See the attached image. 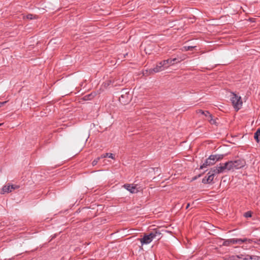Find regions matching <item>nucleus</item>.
Listing matches in <instances>:
<instances>
[{"label": "nucleus", "mask_w": 260, "mask_h": 260, "mask_svg": "<svg viewBox=\"0 0 260 260\" xmlns=\"http://www.w3.org/2000/svg\"><path fill=\"white\" fill-rule=\"evenodd\" d=\"M6 103H7L6 101L3 102H0V107L3 106Z\"/></svg>", "instance_id": "33"}, {"label": "nucleus", "mask_w": 260, "mask_h": 260, "mask_svg": "<svg viewBox=\"0 0 260 260\" xmlns=\"http://www.w3.org/2000/svg\"><path fill=\"white\" fill-rule=\"evenodd\" d=\"M161 232L159 229H155L149 234H145L142 238L138 239L142 245L149 244L153 240H159L161 238Z\"/></svg>", "instance_id": "1"}, {"label": "nucleus", "mask_w": 260, "mask_h": 260, "mask_svg": "<svg viewBox=\"0 0 260 260\" xmlns=\"http://www.w3.org/2000/svg\"><path fill=\"white\" fill-rule=\"evenodd\" d=\"M237 259L238 258L242 259V260H243V258L245 257V255L244 254H240L238 255H236Z\"/></svg>", "instance_id": "27"}, {"label": "nucleus", "mask_w": 260, "mask_h": 260, "mask_svg": "<svg viewBox=\"0 0 260 260\" xmlns=\"http://www.w3.org/2000/svg\"><path fill=\"white\" fill-rule=\"evenodd\" d=\"M230 244H242L244 242H246L247 241H248V239L247 238H244V239H229ZM249 242L251 241L250 240H248Z\"/></svg>", "instance_id": "9"}, {"label": "nucleus", "mask_w": 260, "mask_h": 260, "mask_svg": "<svg viewBox=\"0 0 260 260\" xmlns=\"http://www.w3.org/2000/svg\"><path fill=\"white\" fill-rule=\"evenodd\" d=\"M202 175V174H200L198 175V176H194V177L192 178V180H195L197 179L198 178L201 177Z\"/></svg>", "instance_id": "29"}, {"label": "nucleus", "mask_w": 260, "mask_h": 260, "mask_svg": "<svg viewBox=\"0 0 260 260\" xmlns=\"http://www.w3.org/2000/svg\"><path fill=\"white\" fill-rule=\"evenodd\" d=\"M161 62H162V64H164L165 68H166L167 67L170 66L174 64V62H172L171 58L164 60L163 61H161Z\"/></svg>", "instance_id": "10"}, {"label": "nucleus", "mask_w": 260, "mask_h": 260, "mask_svg": "<svg viewBox=\"0 0 260 260\" xmlns=\"http://www.w3.org/2000/svg\"><path fill=\"white\" fill-rule=\"evenodd\" d=\"M9 184V185H10V189H11L12 190L19 188V186L13 185V184Z\"/></svg>", "instance_id": "22"}, {"label": "nucleus", "mask_w": 260, "mask_h": 260, "mask_svg": "<svg viewBox=\"0 0 260 260\" xmlns=\"http://www.w3.org/2000/svg\"><path fill=\"white\" fill-rule=\"evenodd\" d=\"M250 258L251 260H258L259 256L256 255H251Z\"/></svg>", "instance_id": "23"}, {"label": "nucleus", "mask_w": 260, "mask_h": 260, "mask_svg": "<svg viewBox=\"0 0 260 260\" xmlns=\"http://www.w3.org/2000/svg\"><path fill=\"white\" fill-rule=\"evenodd\" d=\"M55 237V235L52 237V239L54 238Z\"/></svg>", "instance_id": "37"}, {"label": "nucleus", "mask_w": 260, "mask_h": 260, "mask_svg": "<svg viewBox=\"0 0 260 260\" xmlns=\"http://www.w3.org/2000/svg\"><path fill=\"white\" fill-rule=\"evenodd\" d=\"M101 156L100 157H97L96 158H95L94 160H97V162H98L99 160L101 159Z\"/></svg>", "instance_id": "34"}, {"label": "nucleus", "mask_w": 260, "mask_h": 260, "mask_svg": "<svg viewBox=\"0 0 260 260\" xmlns=\"http://www.w3.org/2000/svg\"><path fill=\"white\" fill-rule=\"evenodd\" d=\"M120 93L121 94L119 98V102L122 105H124L128 104L132 99V96L129 94V91L128 89H122Z\"/></svg>", "instance_id": "2"}, {"label": "nucleus", "mask_w": 260, "mask_h": 260, "mask_svg": "<svg viewBox=\"0 0 260 260\" xmlns=\"http://www.w3.org/2000/svg\"><path fill=\"white\" fill-rule=\"evenodd\" d=\"M258 260H260V256H259V258H258Z\"/></svg>", "instance_id": "39"}, {"label": "nucleus", "mask_w": 260, "mask_h": 260, "mask_svg": "<svg viewBox=\"0 0 260 260\" xmlns=\"http://www.w3.org/2000/svg\"><path fill=\"white\" fill-rule=\"evenodd\" d=\"M254 138L257 143L260 141V128H258L254 134Z\"/></svg>", "instance_id": "11"}, {"label": "nucleus", "mask_w": 260, "mask_h": 260, "mask_svg": "<svg viewBox=\"0 0 260 260\" xmlns=\"http://www.w3.org/2000/svg\"><path fill=\"white\" fill-rule=\"evenodd\" d=\"M26 17L27 19H30V20L36 19L38 17L36 15H34L31 14H29L27 15Z\"/></svg>", "instance_id": "19"}, {"label": "nucleus", "mask_w": 260, "mask_h": 260, "mask_svg": "<svg viewBox=\"0 0 260 260\" xmlns=\"http://www.w3.org/2000/svg\"><path fill=\"white\" fill-rule=\"evenodd\" d=\"M165 69L164 64L161 61L158 63L156 67L153 69H150L149 70V74H154V73H158L160 71L164 70Z\"/></svg>", "instance_id": "6"}, {"label": "nucleus", "mask_w": 260, "mask_h": 260, "mask_svg": "<svg viewBox=\"0 0 260 260\" xmlns=\"http://www.w3.org/2000/svg\"><path fill=\"white\" fill-rule=\"evenodd\" d=\"M205 112V114H203V115H204L206 117H209V118L210 117H211L212 116V115L210 114V113L208 111H206Z\"/></svg>", "instance_id": "25"}, {"label": "nucleus", "mask_w": 260, "mask_h": 260, "mask_svg": "<svg viewBox=\"0 0 260 260\" xmlns=\"http://www.w3.org/2000/svg\"><path fill=\"white\" fill-rule=\"evenodd\" d=\"M209 174H213V176L214 177L215 175L216 174H220L219 172V170H218V168L216 167H215L213 168H212L210 171L209 172Z\"/></svg>", "instance_id": "13"}, {"label": "nucleus", "mask_w": 260, "mask_h": 260, "mask_svg": "<svg viewBox=\"0 0 260 260\" xmlns=\"http://www.w3.org/2000/svg\"><path fill=\"white\" fill-rule=\"evenodd\" d=\"M91 96V94L86 95L84 96L83 99L85 100L90 99H91L90 98Z\"/></svg>", "instance_id": "28"}, {"label": "nucleus", "mask_w": 260, "mask_h": 260, "mask_svg": "<svg viewBox=\"0 0 260 260\" xmlns=\"http://www.w3.org/2000/svg\"><path fill=\"white\" fill-rule=\"evenodd\" d=\"M196 46H185L183 47V50L185 51L192 50Z\"/></svg>", "instance_id": "18"}, {"label": "nucleus", "mask_w": 260, "mask_h": 260, "mask_svg": "<svg viewBox=\"0 0 260 260\" xmlns=\"http://www.w3.org/2000/svg\"><path fill=\"white\" fill-rule=\"evenodd\" d=\"M208 120L210 121V122L212 124H215V123H216L215 120L213 119L212 116L208 119Z\"/></svg>", "instance_id": "24"}, {"label": "nucleus", "mask_w": 260, "mask_h": 260, "mask_svg": "<svg viewBox=\"0 0 260 260\" xmlns=\"http://www.w3.org/2000/svg\"><path fill=\"white\" fill-rule=\"evenodd\" d=\"M123 186L132 193H135L138 191L136 185H133V184H125Z\"/></svg>", "instance_id": "8"}, {"label": "nucleus", "mask_w": 260, "mask_h": 260, "mask_svg": "<svg viewBox=\"0 0 260 260\" xmlns=\"http://www.w3.org/2000/svg\"><path fill=\"white\" fill-rule=\"evenodd\" d=\"M106 157H108L112 158V159L114 158V155L112 153H107L105 154H103V155H101L102 158H105Z\"/></svg>", "instance_id": "17"}, {"label": "nucleus", "mask_w": 260, "mask_h": 260, "mask_svg": "<svg viewBox=\"0 0 260 260\" xmlns=\"http://www.w3.org/2000/svg\"><path fill=\"white\" fill-rule=\"evenodd\" d=\"M215 159L213 155H211L209 157L207 158L205 162L200 166V169H203L204 168H207L208 166H210L213 165L215 164Z\"/></svg>", "instance_id": "4"}, {"label": "nucleus", "mask_w": 260, "mask_h": 260, "mask_svg": "<svg viewBox=\"0 0 260 260\" xmlns=\"http://www.w3.org/2000/svg\"><path fill=\"white\" fill-rule=\"evenodd\" d=\"M225 164H227V169L226 170L230 171L231 170L235 169L234 167V164L233 161H229L225 162Z\"/></svg>", "instance_id": "15"}, {"label": "nucleus", "mask_w": 260, "mask_h": 260, "mask_svg": "<svg viewBox=\"0 0 260 260\" xmlns=\"http://www.w3.org/2000/svg\"><path fill=\"white\" fill-rule=\"evenodd\" d=\"M214 177L213 176V174H210L208 172L207 174V176H206L202 181V182L203 184H212L213 183V179Z\"/></svg>", "instance_id": "7"}, {"label": "nucleus", "mask_w": 260, "mask_h": 260, "mask_svg": "<svg viewBox=\"0 0 260 260\" xmlns=\"http://www.w3.org/2000/svg\"><path fill=\"white\" fill-rule=\"evenodd\" d=\"M230 243L229 239L225 240V241H224V242L223 243V245H224V246H229V245H230Z\"/></svg>", "instance_id": "26"}, {"label": "nucleus", "mask_w": 260, "mask_h": 260, "mask_svg": "<svg viewBox=\"0 0 260 260\" xmlns=\"http://www.w3.org/2000/svg\"><path fill=\"white\" fill-rule=\"evenodd\" d=\"M225 260H237L236 255H233L225 258Z\"/></svg>", "instance_id": "21"}, {"label": "nucleus", "mask_w": 260, "mask_h": 260, "mask_svg": "<svg viewBox=\"0 0 260 260\" xmlns=\"http://www.w3.org/2000/svg\"><path fill=\"white\" fill-rule=\"evenodd\" d=\"M213 156L214 157L215 162H216V161L221 160L223 158L224 155L223 154H215V155H213Z\"/></svg>", "instance_id": "16"}, {"label": "nucleus", "mask_w": 260, "mask_h": 260, "mask_svg": "<svg viewBox=\"0 0 260 260\" xmlns=\"http://www.w3.org/2000/svg\"><path fill=\"white\" fill-rule=\"evenodd\" d=\"M252 212L250 211H247L244 214V216L246 218L251 217Z\"/></svg>", "instance_id": "20"}, {"label": "nucleus", "mask_w": 260, "mask_h": 260, "mask_svg": "<svg viewBox=\"0 0 260 260\" xmlns=\"http://www.w3.org/2000/svg\"><path fill=\"white\" fill-rule=\"evenodd\" d=\"M3 123H0V126L2 125Z\"/></svg>", "instance_id": "38"}, {"label": "nucleus", "mask_w": 260, "mask_h": 260, "mask_svg": "<svg viewBox=\"0 0 260 260\" xmlns=\"http://www.w3.org/2000/svg\"><path fill=\"white\" fill-rule=\"evenodd\" d=\"M217 167L218 168V170H219V173H221L226 170L227 164H225V163H224L222 165H221V164H220V166H217Z\"/></svg>", "instance_id": "12"}, {"label": "nucleus", "mask_w": 260, "mask_h": 260, "mask_svg": "<svg viewBox=\"0 0 260 260\" xmlns=\"http://www.w3.org/2000/svg\"><path fill=\"white\" fill-rule=\"evenodd\" d=\"M197 112L198 113H201L202 114H205V112L203 111L202 110H199Z\"/></svg>", "instance_id": "32"}, {"label": "nucleus", "mask_w": 260, "mask_h": 260, "mask_svg": "<svg viewBox=\"0 0 260 260\" xmlns=\"http://www.w3.org/2000/svg\"><path fill=\"white\" fill-rule=\"evenodd\" d=\"M171 60H172V62H174V64H175L176 62H177V59L176 58H174L173 59L171 58Z\"/></svg>", "instance_id": "31"}, {"label": "nucleus", "mask_w": 260, "mask_h": 260, "mask_svg": "<svg viewBox=\"0 0 260 260\" xmlns=\"http://www.w3.org/2000/svg\"><path fill=\"white\" fill-rule=\"evenodd\" d=\"M235 169H239L245 166L246 161L244 159H238L233 161Z\"/></svg>", "instance_id": "5"}, {"label": "nucleus", "mask_w": 260, "mask_h": 260, "mask_svg": "<svg viewBox=\"0 0 260 260\" xmlns=\"http://www.w3.org/2000/svg\"><path fill=\"white\" fill-rule=\"evenodd\" d=\"M98 164V162H97V160H93L92 162V165L93 166H94L95 165H96V164Z\"/></svg>", "instance_id": "30"}, {"label": "nucleus", "mask_w": 260, "mask_h": 260, "mask_svg": "<svg viewBox=\"0 0 260 260\" xmlns=\"http://www.w3.org/2000/svg\"><path fill=\"white\" fill-rule=\"evenodd\" d=\"M258 243L260 244V239L258 240Z\"/></svg>", "instance_id": "36"}, {"label": "nucleus", "mask_w": 260, "mask_h": 260, "mask_svg": "<svg viewBox=\"0 0 260 260\" xmlns=\"http://www.w3.org/2000/svg\"><path fill=\"white\" fill-rule=\"evenodd\" d=\"M232 103L236 111H238L242 107V101L241 98L237 94L233 93L231 99Z\"/></svg>", "instance_id": "3"}, {"label": "nucleus", "mask_w": 260, "mask_h": 260, "mask_svg": "<svg viewBox=\"0 0 260 260\" xmlns=\"http://www.w3.org/2000/svg\"><path fill=\"white\" fill-rule=\"evenodd\" d=\"M190 206V204L189 203H188L186 205V209H188L189 208V207Z\"/></svg>", "instance_id": "35"}, {"label": "nucleus", "mask_w": 260, "mask_h": 260, "mask_svg": "<svg viewBox=\"0 0 260 260\" xmlns=\"http://www.w3.org/2000/svg\"><path fill=\"white\" fill-rule=\"evenodd\" d=\"M12 191V190L10 189V185H9V184L7 185H5L2 188V193H4L5 192H10Z\"/></svg>", "instance_id": "14"}]
</instances>
